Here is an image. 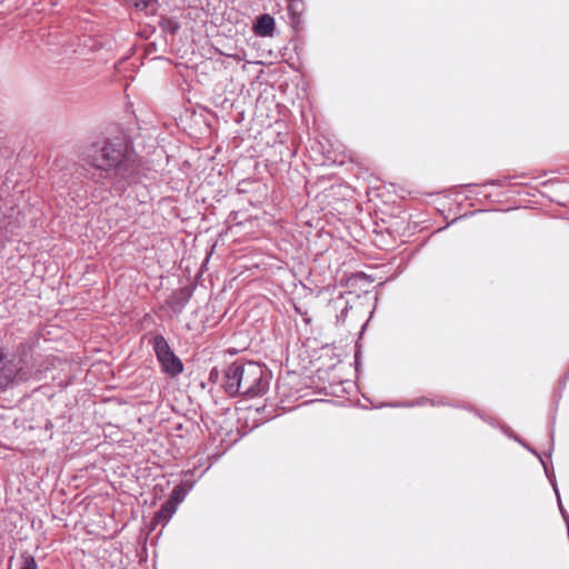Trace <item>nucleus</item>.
I'll use <instances>...</instances> for the list:
<instances>
[{
  "instance_id": "obj_5",
  "label": "nucleus",
  "mask_w": 569,
  "mask_h": 569,
  "mask_svg": "<svg viewBox=\"0 0 569 569\" xmlns=\"http://www.w3.org/2000/svg\"><path fill=\"white\" fill-rule=\"evenodd\" d=\"M191 296L192 290L190 287H182L173 290L167 298L164 308L170 312V316H178L182 312Z\"/></svg>"
},
{
  "instance_id": "obj_10",
  "label": "nucleus",
  "mask_w": 569,
  "mask_h": 569,
  "mask_svg": "<svg viewBox=\"0 0 569 569\" xmlns=\"http://www.w3.org/2000/svg\"><path fill=\"white\" fill-rule=\"evenodd\" d=\"M21 558L23 560V565L20 569H38V565L33 556L28 552L21 553Z\"/></svg>"
},
{
  "instance_id": "obj_2",
  "label": "nucleus",
  "mask_w": 569,
  "mask_h": 569,
  "mask_svg": "<svg viewBox=\"0 0 569 569\" xmlns=\"http://www.w3.org/2000/svg\"><path fill=\"white\" fill-rule=\"evenodd\" d=\"M270 372L258 362L237 360L223 372L221 387L229 396L254 398L266 392Z\"/></svg>"
},
{
  "instance_id": "obj_6",
  "label": "nucleus",
  "mask_w": 569,
  "mask_h": 569,
  "mask_svg": "<svg viewBox=\"0 0 569 569\" xmlns=\"http://www.w3.org/2000/svg\"><path fill=\"white\" fill-rule=\"evenodd\" d=\"M274 28V19L270 14L264 13L257 18L253 30L259 37H272Z\"/></svg>"
},
{
  "instance_id": "obj_13",
  "label": "nucleus",
  "mask_w": 569,
  "mask_h": 569,
  "mask_svg": "<svg viewBox=\"0 0 569 569\" xmlns=\"http://www.w3.org/2000/svg\"><path fill=\"white\" fill-rule=\"evenodd\" d=\"M224 430V428L222 426H220V430H216V438L218 436H221V432ZM231 430H227L226 429V436H228L230 433Z\"/></svg>"
},
{
  "instance_id": "obj_14",
  "label": "nucleus",
  "mask_w": 569,
  "mask_h": 569,
  "mask_svg": "<svg viewBox=\"0 0 569 569\" xmlns=\"http://www.w3.org/2000/svg\"><path fill=\"white\" fill-rule=\"evenodd\" d=\"M212 253H213V246L208 250V257L206 259V263H208L209 258L211 257Z\"/></svg>"
},
{
  "instance_id": "obj_3",
  "label": "nucleus",
  "mask_w": 569,
  "mask_h": 569,
  "mask_svg": "<svg viewBox=\"0 0 569 569\" xmlns=\"http://www.w3.org/2000/svg\"><path fill=\"white\" fill-rule=\"evenodd\" d=\"M150 343L152 345L153 351L162 370L167 375L176 377L182 372L183 365L181 360L174 355L162 335H156L152 340H150Z\"/></svg>"
},
{
  "instance_id": "obj_19",
  "label": "nucleus",
  "mask_w": 569,
  "mask_h": 569,
  "mask_svg": "<svg viewBox=\"0 0 569 569\" xmlns=\"http://www.w3.org/2000/svg\"><path fill=\"white\" fill-rule=\"evenodd\" d=\"M214 379H216V380L218 379V371H217V370H216Z\"/></svg>"
},
{
  "instance_id": "obj_17",
  "label": "nucleus",
  "mask_w": 569,
  "mask_h": 569,
  "mask_svg": "<svg viewBox=\"0 0 569 569\" xmlns=\"http://www.w3.org/2000/svg\"><path fill=\"white\" fill-rule=\"evenodd\" d=\"M289 9H290V10H293V9H295V4H290V6H289Z\"/></svg>"
},
{
  "instance_id": "obj_18",
  "label": "nucleus",
  "mask_w": 569,
  "mask_h": 569,
  "mask_svg": "<svg viewBox=\"0 0 569 569\" xmlns=\"http://www.w3.org/2000/svg\"><path fill=\"white\" fill-rule=\"evenodd\" d=\"M516 441L521 442V440L515 436Z\"/></svg>"
},
{
  "instance_id": "obj_8",
  "label": "nucleus",
  "mask_w": 569,
  "mask_h": 569,
  "mask_svg": "<svg viewBox=\"0 0 569 569\" xmlns=\"http://www.w3.org/2000/svg\"><path fill=\"white\" fill-rule=\"evenodd\" d=\"M531 451H532L536 456H538V457H539V459H540V461H541V463H542V466H543V468H545L546 475H547V477L549 478V480H550V482H551V485H552V487H553V489H555V492H556V495H557L558 506H559V510H560V512H561V516H562V518H563V520H565V522H566V526H569V515H568V512L565 510V508H563V506H562V503H561L560 495H559V491H558L557 485H556V482H555V480H553L555 476L549 473L548 468H547V465H546V462L543 461V459H542V458H541V457H540L536 451H533V450H531Z\"/></svg>"
},
{
  "instance_id": "obj_1",
  "label": "nucleus",
  "mask_w": 569,
  "mask_h": 569,
  "mask_svg": "<svg viewBox=\"0 0 569 569\" xmlns=\"http://www.w3.org/2000/svg\"><path fill=\"white\" fill-rule=\"evenodd\" d=\"M82 159L94 170L96 181L108 186L117 194H122L140 179V157L131 139L124 133L90 143L86 147Z\"/></svg>"
},
{
  "instance_id": "obj_16",
  "label": "nucleus",
  "mask_w": 569,
  "mask_h": 569,
  "mask_svg": "<svg viewBox=\"0 0 569 569\" xmlns=\"http://www.w3.org/2000/svg\"><path fill=\"white\" fill-rule=\"evenodd\" d=\"M208 379L209 381H213V369L209 372Z\"/></svg>"
},
{
  "instance_id": "obj_4",
  "label": "nucleus",
  "mask_w": 569,
  "mask_h": 569,
  "mask_svg": "<svg viewBox=\"0 0 569 569\" xmlns=\"http://www.w3.org/2000/svg\"><path fill=\"white\" fill-rule=\"evenodd\" d=\"M29 373L19 363L7 359V353L0 347V391L7 389L13 381H26Z\"/></svg>"
},
{
  "instance_id": "obj_7",
  "label": "nucleus",
  "mask_w": 569,
  "mask_h": 569,
  "mask_svg": "<svg viewBox=\"0 0 569 569\" xmlns=\"http://www.w3.org/2000/svg\"><path fill=\"white\" fill-rule=\"evenodd\" d=\"M177 507L173 503L166 501L160 509L154 513L152 518V526L162 525L164 526L171 517L176 513Z\"/></svg>"
},
{
  "instance_id": "obj_12",
  "label": "nucleus",
  "mask_w": 569,
  "mask_h": 569,
  "mask_svg": "<svg viewBox=\"0 0 569 569\" xmlns=\"http://www.w3.org/2000/svg\"><path fill=\"white\" fill-rule=\"evenodd\" d=\"M27 349H28V345H27L26 342H21V343L18 346L17 351H18L19 353H23V352H26V350H27Z\"/></svg>"
},
{
  "instance_id": "obj_9",
  "label": "nucleus",
  "mask_w": 569,
  "mask_h": 569,
  "mask_svg": "<svg viewBox=\"0 0 569 569\" xmlns=\"http://www.w3.org/2000/svg\"><path fill=\"white\" fill-rule=\"evenodd\" d=\"M190 488H191V485L187 486L184 483H180V485L176 486L173 488V490L171 491L170 497L167 501L173 503V506L178 508V505L184 500Z\"/></svg>"
},
{
  "instance_id": "obj_11",
  "label": "nucleus",
  "mask_w": 569,
  "mask_h": 569,
  "mask_svg": "<svg viewBox=\"0 0 569 569\" xmlns=\"http://www.w3.org/2000/svg\"><path fill=\"white\" fill-rule=\"evenodd\" d=\"M129 6L134 7L138 10H144L157 0H126Z\"/></svg>"
},
{
  "instance_id": "obj_15",
  "label": "nucleus",
  "mask_w": 569,
  "mask_h": 569,
  "mask_svg": "<svg viewBox=\"0 0 569 569\" xmlns=\"http://www.w3.org/2000/svg\"><path fill=\"white\" fill-rule=\"evenodd\" d=\"M226 416H231V418H233L234 413L232 412V410L230 408L226 409V412H224Z\"/></svg>"
}]
</instances>
